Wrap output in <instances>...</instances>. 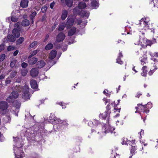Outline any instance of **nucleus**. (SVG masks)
Returning a JSON list of instances; mask_svg holds the SVG:
<instances>
[{
	"instance_id": "nucleus-64",
	"label": "nucleus",
	"mask_w": 158,
	"mask_h": 158,
	"mask_svg": "<svg viewBox=\"0 0 158 158\" xmlns=\"http://www.w3.org/2000/svg\"><path fill=\"white\" fill-rule=\"evenodd\" d=\"M151 59L152 60H153L155 62L157 61V60L156 59H155V58H154L153 57L152 58H151Z\"/></svg>"
},
{
	"instance_id": "nucleus-28",
	"label": "nucleus",
	"mask_w": 158,
	"mask_h": 158,
	"mask_svg": "<svg viewBox=\"0 0 158 158\" xmlns=\"http://www.w3.org/2000/svg\"><path fill=\"white\" fill-rule=\"evenodd\" d=\"M6 101L9 103H13L14 101V98L12 96L8 97L6 99Z\"/></svg>"
},
{
	"instance_id": "nucleus-16",
	"label": "nucleus",
	"mask_w": 158,
	"mask_h": 158,
	"mask_svg": "<svg viewBox=\"0 0 158 158\" xmlns=\"http://www.w3.org/2000/svg\"><path fill=\"white\" fill-rule=\"evenodd\" d=\"M21 25L23 27H27L30 24V22L27 19H24L22 20L21 22Z\"/></svg>"
},
{
	"instance_id": "nucleus-36",
	"label": "nucleus",
	"mask_w": 158,
	"mask_h": 158,
	"mask_svg": "<svg viewBox=\"0 0 158 158\" xmlns=\"http://www.w3.org/2000/svg\"><path fill=\"white\" fill-rule=\"evenodd\" d=\"M6 55L4 54H2L0 56V62L2 61L5 59Z\"/></svg>"
},
{
	"instance_id": "nucleus-10",
	"label": "nucleus",
	"mask_w": 158,
	"mask_h": 158,
	"mask_svg": "<svg viewBox=\"0 0 158 158\" xmlns=\"http://www.w3.org/2000/svg\"><path fill=\"white\" fill-rule=\"evenodd\" d=\"M29 1L28 0H22L20 3L21 7L25 8L27 7Z\"/></svg>"
},
{
	"instance_id": "nucleus-45",
	"label": "nucleus",
	"mask_w": 158,
	"mask_h": 158,
	"mask_svg": "<svg viewBox=\"0 0 158 158\" xmlns=\"http://www.w3.org/2000/svg\"><path fill=\"white\" fill-rule=\"evenodd\" d=\"M55 2H52L50 5V7L51 9H53L54 6V5H55Z\"/></svg>"
},
{
	"instance_id": "nucleus-27",
	"label": "nucleus",
	"mask_w": 158,
	"mask_h": 158,
	"mask_svg": "<svg viewBox=\"0 0 158 158\" xmlns=\"http://www.w3.org/2000/svg\"><path fill=\"white\" fill-rule=\"evenodd\" d=\"M17 60L15 59H14L11 60L10 63V66L12 68L16 66V64Z\"/></svg>"
},
{
	"instance_id": "nucleus-59",
	"label": "nucleus",
	"mask_w": 158,
	"mask_h": 158,
	"mask_svg": "<svg viewBox=\"0 0 158 158\" xmlns=\"http://www.w3.org/2000/svg\"><path fill=\"white\" fill-rule=\"evenodd\" d=\"M15 157L17 158H22V156H19L18 155H16V154H15Z\"/></svg>"
},
{
	"instance_id": "nucleus-3",
	"label": "nucleus",
	"mask_w": 158,
	"mask_h": 158,
	"mask_svg": "<svg viewBox=\"0 0 158 158\" xmlns=\"http://www.w3.org/2000/svg\"><path fill=\"white\" fill-rule=\"evenodd\" d=\"M39 73V70L37 68H32L30 71L31 76L33 77H37Z\"/></svg>"
},
{
	"instance_id": "nucleus-25",
	"label": "nucleus",
	"mask_w": 158,
	"mask_h": 158,
	"mask_svg": "<svg viewBox=\"0 0 158 158\" xmlns=\"http://www.w3.org/2000/svg\"><path fill=\"white\" fill-rule=\"evenodd\" d=\"M53 45L52 43H49L45 47V49L46 50L51 49L53 48Z\"/></svg>"
},
{
	"instance_id": "nucleus-43",
	"label": "nucleus",
	"mask_w": 158,
	"mask_h": 158,
	"mask_svg": "<svg viewBox=\"0 0 158 158\" xmlns=\"http://www.w3.org/2000/svg\"><path fill=\"white\" fill-rule=\"evenodd\" d=\"M11 20L14 22H15L17 21V19L16 18L14 17H11Z\"/></svg>"
},
{
	"instance_id": "nucleus-57",
	"label": "nucleus",
	"mask_w": 158,
	"mask_h": 158,
	"mask_svg": "<svg viewBox=\"0 0 158 158\" xmlns=\"http://www.w3.org/2000/svg\"><path fill=\"white\" fill-rule=\"evenodd\" d=\"M154 70H151L149 72V75H152V73H153V71Z\"/></svg>"
},
{
	"instance_id": "nucleus-38",
	"label": "nucleus",
	"mask_w": 158,
	"mask_h": 158,
	"mask_svg": "<svg viewBox=\"0 0 158 158\" xmlns=\"http://www.w3.org/2000/svg\"><path fill=\"white\" fill-rule=\"evenodd\" d=\"M36 11H34L30 15V18H33L36 15Z\"/></svg>"
},
{
	"instance_id": "nucleus-7",
	"label": "nucleus",
	"mask_w": 158,
	"mask_h": 158,
	"mask_svg": "<svg viewBox=\"0 0 158 158\" xmlns=\"http://www.w3.org/2000/svg\"><path fill=\"white\" fill-rule=\"evenodd\" d=\"M21 31L17 29V28H14L12 30V34L16 38H18L20 36V31Z\"/></svg>"
},
{
	"instance_id": "nucleus-23",
	"label": "nucleus",
	"mask_w": 158,
	"mask_h": 158,
	"mask_svg": "<svg viewBox=\"0 0 158 158\" xmlns=\"http://www.w3.org/2000/svg\"><path fill=\"white\" fill-rule=\"evenodd\" d=\"M147 67L145 66H143V67L142 70L143 71V72L141 73V75L142 76H144V77H145L146 76L147 71L146 69H147Z\"/></svg>"
},
{
	"instance_id": "nucleus-19",
	"label": "nucleus",
	"mask_w": 158,
	"mask_h": 158,
	"mask_svg": "<svg viewBox=\"0 0 158 158\" xmlns=\"http://www.w3.org/2000/svg\"><path fill=\"white\" fill-rule=\"evenodd\" d=\"M30 93H23L22 95L23 98L26 100L29 99L30 98Z\"/></svg>"
},
{
	"instance_id": "nucleus-49",
	"label": "nucleus",
	"mask_w": 158,
	"mask_h": 158,
	"mask_svg": "<svg viewBox=\"0 0 158 158\" xmlns=\"http://www.w3.org/2000/svg\"><path fill=\"white\" fill-rule=\"evenodd\" d=\"M4 49V46L3 45H0V52Z\"/></svg>"
},
{
	"instance_id": "nucleus-6",
	"label": "nucleus",
	"mask_w": 158,
	"mask_h": 158,
	"mask_svg": "<svg viewBox=\"0 0 158 158\" xmlns=\"http://www.w3.org/2000/svg\"><path fill=\"white\" fill-rule=\"evenodd\" d=\"M28 63L30 65H33L35 64L38 61V59L37 58L35 57H31L30 58H28V57L27 58Z\"/></svg>"
},
{
	"instance_id": "nucleus-24",
	"label": "nucleus",
	"mask_w": 158,
	"mask_h": 158,
	"mask_svg": "<svg viewBox=\"0 0 158 158\" xmlns=\"http://www.w3.org/2000/svg\"><path fill=\"white\" fill-rule=\"evenodd\" d=\"M29 88L27 85H25L23 88V93H30L29 92Z\"/></svg>"
},
{
	"instance_id": "nucleus-39",
	"label": "nucleus",
	"mask_w": 158,
	"mask_h": 158,
	"mask_svg": "<svg viewBox=\"0 0 158 158\" xmlns=\"http://www.w3.org/2000/svg\"><path fill=\"white\" fill-rule=\"evenodd\" d=\"M47 9V7L45 6H43L41 9V11L42 13H44Z\"/></svg>"
},
{
	"instance_id": "nucleus-55",
	"label": "nucleus",
	"mask_w": 158,
	"mask_h": 158,
	"mask_svg": "<svg viewBox=\"0 0 158 158\" xmlns=\"http://www.w3.org/2000/svg\"><path fill=\"white\" fill-rule=\"evenodd\" d=\"M135 152V149L134 148H132L131 149V150L130 151V152L131 153H134Z\"/></svg>"
},
{
	"instance_id": "nucleus-9",
	"label": "nucleus",
	"mask_w": 158,
	"mask_h": 158,
	"mask_svg": "<svg viewBox=\"0 0 158 158\" xmlns=\"http://www.w3.org/2000/svg\"><path fill=\"white\" fill-rule=\"evenodd\" d=\"M57 52L55 50H52L49 55V58L50 60L53 59L56 56Z\"/></svg>"
},
{
	"instance_id": "nucleus-13",
	"label": "nucleus",
	"mask_w": 158,
	"mask_h": 158,
	"mask_svg": "<svg viewBox=\"0 0 158 158\" xmlns=\"http://www.w3.org/2000/svg\"><path fill=\"white\" fill-rule=\"evenodd\" d=\"M15 37L12 34H8L7 36V39L9 42H13L16 40Z\"/></svg>"
},
{
	"instance_id": "nucleus-37",
	"label": "nucleus",
	"mask_w": 158,
	"mask_h": 158,
	"mask_svg": "<svg viewBox=\"0 0 158 158\" xmlns=\"http://www.w3.org/2000/svg\"><path fill=\"white\" fill-rule=\"evenodd\" d=\"M28 65V64L25 62H23L21 64V66L23 68H25Z\"/></svg>"
},
{
	"instance_id": "nucleus-22",
	"label": "nucleus",
	"mask_w": 158,
	"mask_h": 158,
	"mask_svg": "<svg viewBox=\"0 0 158 158\" xmlns=\"http://www.w3.org/2000/svg\"><path fill=\"white\" fill-rule=\"evenodd\" d=\"M24 41V38L23 37H20L16 41V43L17 45H20Z\"/></svg>"
},
{
	"instance_id": "nucleus-14",
	"label": "nucleus",
	"mask_w": 158,
	"mask_h": 158,
	"mask_svg": "<svg viewBox=\"0 0 158 158\" xmlns=\"http://www.w3.org/2000/svg\"><path fill=\"white\" fill-rule=\"evenodd\" d=\"M68 14V11L66 10H62V15L61 16V19L64 20L67 17Z\"/></svg>"
},
{
	"instance_id": "nucleus-18",
	"label": "nucleus",
	"mask_w": 158,
	"mask_h": 158,
	"mask_svg": "<svg viewBox=\"0 0 158 158\" xmlns=\"http://www.w3.org/2000/svg\"><path fill=\"white\" fill-rule=\"evenodd\" d=\"M76 28L73 27L69 30L68 33L69 36H71L73 35L76 32Z\"/></svg>"
},
{
	"instance_id": "nucleus-20",
	"label": "nucleus",
	"mask_w": 158,
	"mask_h": 158,
	"mask_svg": "<svg viewBox=\"0 0 158 158\" xmlns=\"http://www.w3.org/2000/svg\"><path fill=\"white\" fill-rule=\"evenodd\" d=\"M86 6L85 3L84 2H80L79 3L78 7L80 9H84Z\"/></svg>"
},
{
	"instance_id": "nucleus-26",
	"label": "nucleus",
	"mask_w": 158,
	"mask_h": 158,
	"mask_svg": "<svg viewBox=\"0 0 158 158\" xmlns=\"http://www.w3.org/2000/svg\"><path fill=\"white\" fill-rule=\"evenodd\" d=\"M11 94L12 97H13L14 99L17 98L18 97L19 94L17 91H13L11 93Z\"/></svg>"
},
{
	"instance_id": "nucleus-35",
	"label": "nucleus",
	"mask_w": 158,
	"mask_h": 158,
	"mask_svg": "<svg viewBox=\"0 0 158 158\" xmlns=\"http://www.w3.org/2000/svg\"><path fill=\"white\" fill-rule=\"evenodd\" d=\"M65 27V25L64 26V24H60L59 25V26L58 27V30L59 31H62L64 29V27Z\"/></svg>"
},
{
	"instance_id": "nucleus-56",
	"label": "nucleus",
	"mask_w": 158,
	"mask_h": 158,
	"mask_svg": "<svg viewBox=\"0 0 158 158\" xmlns=\"http://www.w3.org/2000/svg\"><path fill=\"white\" fill-rule=\"evenodd\" d=\"M82 23L81 20H79L78 21L77 23L78 25L81 24Z\"/></svg>"
},
{
	"instance_id": "nucleus-17",
	"label": "nucleus",
	"mask_w": 158,
	"mask_h": 158,
	"mask_svg": "<svg viewBox=\"0 0 158 158\" xmlns=\"http://www.w3.org/2000/svg\"><path fill=\"white\" fill-rule=\"evenodd\" d=\"M92 6L94 9H96L99 5V3L96 1H94L91 2Z\"/></svg>"
},
{
	"instance_id": "nucleus-46",
	"label": "nucleus",
	"mask_w": 158,
	"mask_h": 158,
	"mask_svg": "<svg viewBox=\"0 0 158 158\" xmlns=\"http://www.w3.org/2000/svg\"><path fill=\"white\" fill-rule=\"evenodd\" d=\"M21 81V77H18L17 79H16V81L18 83L20 82Z\"/></svg>"
},
{
	"instance_id": "nucleus-32",
	"label": "nucleus",
	"mask_w": 158,
	"mask_h": 158,
	"mask_svg": "<svg viewBox=\"0 0 158 158\" xmlns=\"http://www.w3.org/2000/svg\"><path fill=\"white\" fill-rule=\"evenodd\" d=\"M17 73V72L16 71H13L10 73V77L11 78L15 77Z\"/></svg>"
},
{
	"instance_id": "nucleus-12",
	"label": "nucleus",
	"mask_w": 158,
	"mask_h": 158,
	"mask_svg": "<svg viewBox=\"0 0 158 158\" xmlns=\"http://www.w3.org/2000/svg\"><path fill=\"white\" fill-rule=\"evenodd\" d=\"M31 88L34 89H36L38 87V85L36 80H33L31 81Z\"/></svg>"
},
{
	"instance_id": "nucleus-53",
	"label": "nucleus",
	"mask_w": 158,
	"mask_h": 158,
	"mask_svg": "<svg viewBox=\"0 0 158 158\" xmlns=\"http://www.w3.org/2000/svg\"><path fill=\"white\" fill-rule=\"evenodd\" d=\"M106 109L108 110H110V104H108L106 106Z\"/></svg>"
},
{
	"instance_id": "nucleus-58",
	"label": "nucleus",
	"mask_w": 158,
	"mask_h": 158,
	"mask_svg": "<svg viewBox=\"0 0 158 158\" xmlns=\"http://www.w3.org/2000/svg\"><path fill=\"white\" fill-rule=\"evenodd\" d=\"M152 44V42L151 41H148V45L151 46Z\"/></svg>"
},
{
	"instance_id": "nucleus-4",
	"label": "nucleus",
	"mask_w": 158,
	"mask_h": 158,
	"mask_svg": "<svg viewBox=\"0 0 158 158\" xmlns=\"http://www.w3.org/2000/svg\"><path fill=\"white\" fill-rule=\"evenodd\" d=\"M8 107V104L7 102L4 101H2L0 102V109L4 111L6 110Z\"/></svg>"
},
{
	"instance_id": "nucleus-62",
	"label": "nucleus",
	"mask_w": 158,
	"mask_h": 158,
	"mask_svg": "<svg viewBox=\"0 0 158 158\" xmlns=\"http://www.w3.org/2000/svg\"><path fill=\"white\" fill-rule=\"evenodd\" d=\"M140 105L142 106L144 108H146V105H142V104H138V106H139Z\"/></svg>"
},
{
	"instance_id": "nucleus-54",
	"label": "nucleus",
	"mask_w": 158,
	"mask_h": 158,
	"mask_svg": "<svg viewBox=\"0 0 158 158\" xmlns=\"http://www.w3.org/2000/svg\"><path fill=\"white\" fill-rule=\"evenodd\" d=\"M5 75L3 74H2L0 76V80H2L3 79H4L5 77Z\"/></svg>"
},
{
	"instance_id": "nucleus-15",
	"label": "nucleus",
	"mask_w": 158,
	"mask_h": 158,
	"mask_svg": "<svg viewBox=\"0 0 158 158\" xmlns=\"http://www.w3.org/2000/svg\"><path fill=\"white\" fill-rule=\"evenodd\" d=\"M78 9L79 8L78 6H76L73 9V12L74 15H80L81 13V10H79Z\"/></svg>"
},
{
	"instance_id": "nucleus-11",
	"label": "nucleus",
	"mask_w": 158,
	"mask_h": 158,
	"mask_svg": "<svg viewBox=\"0 0 158 158\" xmlns=\"http://www.w3.org/2000/svg\"><path fill=\"white\" fill-rule=\"evenodd\" d=\"M89 11L85 10H81L80 16L83 17H85L87 18L89 17Z\"/></svg>"
},
{
	"instance_id": "nucleus-40",
	"label": "nucleus",
	"mask_w": 158,
	"mask_h": 158,
	"mask_svg": "<svg viewBox=\"0 0 158 158\" xmlns=\"http://www.w3.org/2000/svg\"><path fill=\"white\" fill-rule=\"evenodd\" d=\"M102 115H103V114H102ZM103 115L102 117V118L103 119H105L107 116V111H105L104 114Z\"/></svg>"
},
{
	"instance_id": "nucleus-1",
	"label": "nucleus",
	"mask_w": 158,
	"mask_h": 158,
	"mask_svg": "<svg viewBox=\"0 0 158 158\" xmlns=\"http://www.w3.org/2000/svg\"><path fill=\"white\" fill-rule=\"evenodd\" d=\"M67 20L65 25L67 29H68L71 28L73 26L74 20L73 18L69 17L68 18Z\"/></svg>"
},
{
	"instance_id": "nucleus-33",
	"label": "nucleus",
	"mask_w": 158,
	"mask_h": 158,
	"mask_svg": "<svg viewBox=\"0 0 158 158\" xmlns=\"http://www.w3.org/2000/svg\"><path fill=\"white\" fill-rule=\"evenodd\" d=\"M54 120L57 124H61L63 122V121L57 118H54Z\"/></svg>"
},
{
	"instance_id": "nucleus-29",
	"label": "nucleus",
	"mask_w": 158,
	"mask_h": 158,
	"mask_svg": "<svg viewBox=\"0 0 158 158\" xmlns=\"http://www.w3.org/2000/svg\"><path fill=\"white\" fill-rule=\"evenodd\" d=\"M28 73V70L27 69H21V73L23 76H25Z\"/></svg>"
},
{
	"instance_id": "nucleus-41",
	"label": "nucleus",
	"mask_w": 158,
	"mask_h": 158,
	"mask_svg": "<svg viewBox=\"0 0 158 158\" xmlns=\"http://www.w3.org/2000/svg\"><path fill=\"white\" fill-rule=\"evenodd\" d=\"M15 49L14 47H12L11 46H9L7 48V50L9 51H11Z\"/></svg>"
},
{
	"instance_id": "nucleus-63",
	"label": "nucleus",
	"mask_w": 158,
	"mask_h": 158,
	"mask_svg": "<svg viewBox=\"0 0 158 158\" xmlns=\"http://www.w3.org/2000/svg\"><path fill=\"white\" fill-rule=\"evenodd\" d=\"M114 110H116L117 111L118 110L119 112H120V108L117 109L115 107H114Z\"/></svg>"
},
{
	"instance_id": "nucleus-50",
	"label": "nucleus",
	"mask_w": 158,
	"mask_h": 158,
	"mask_svg": "<svg viewBox=\"0 0 158 158\" xmlns=\"http://www.w3.org/2000/svg\"><path fill=\"white\" fill-rule=\"evenodd\" d=\"M67 48V45H65L63 47V48H62V49L63 51H65Z\"/></svg>"
},
{
	"instance_id": "nucleus-60",
	"label": "nucleus",
	"mask_w": 158,
	"mask_h": 158,
	"mask_svg": "<svg viewBox=\"0 0 158 158\" xmlns=\"http://www.w3.org/2000/svg\"><path fill=\"white\" fill-rule=\"evenodd\" d=\"M123 56V55L122 54V53L121 52H120L119 53V55L118 56V58H119L120 57H122Z\"/></svg>"
},
{
	"instance_id": "nucleus-5",
	"label": "nucleus",
	"mask_w": 158,
	"mask_h": 158,
	"mask_svg": "<svg viewBox=\"0 0 158 158\" xmlns=\"http://www.w3.org/2000/svg\"><path fill=\"white\" fill-rule=\"evenodd\" d=\"M60 1L62 3L64 4L69 8H71L73 6V0H61Z\"/></svg>"
},
{
	"instance_id": "nucleus-52",
	"label": "nucleus",
	"mask_w": 158,
	"mask_h": 158,
	"mask_svg": "<svg viewBox=\"0 0 158 158\" xmlns=\"http://www.w3.org/2000/svg\"><path fill=\"white\" fill-rule=\"evenodd\" d=\"M13 138L14 139V141L15 142H17L19 141V138L18 137L15 138L13 137Z\"/></svg>"
},
{
	"instance_id": "nucleus-31",
	"label": "nucleus",
	"mask_w": 158,
	"mask_h": 158,
	"mask_svg": "<svg viewBox=\"0 0 158 158\" xmlns=\"http://www.w3.org/2000/svg\"><path fill=\"white\" fill-rule=\"evenodd\" d=\"M38 51L37 50H34L33 51L31 52L30 53V55L28 56V58H30L35 55L38 53Z\"/></svg>"
},
{
	"instance_id": "nucleus-51",
	"label": "nucleus",
	"mask_w": 158,
	"mask_h": 158,
	"mask_svg": "<svg viewBox=\"0 0 158 158\" xmlns=\"http://www.w3.org/2000/svg\"><path fill=\"white\" fill-rule=\"evenodd\" d=\"M49 37V35L48 34H47L46 35L45 39H44V42H45L48 39V38Z\"/></svg>"
},
{
	"instance_id": "nucleus-47",
	"label": "nucleus",
	"mask_w": 158,
	"mask_h": 158,
	"mask_svg": "<svg viewBox=\"0 0 158 158\" xmlns=\"http://www.w3.org/2000/svg\"><path fill=\"white\" fill-rule=\"evenodd\" d=\"M46 19V16L45 15H44L43 16L42 18L41 19V21L43 22Z\"/></svg>"
},
{
	"instance_id": "nucleus-34",
	"label": "nucleus",
	"mask_w": 158,
	"mask_h": 158,
	"mask_svg": "<svg viewBox=\"0 0 158 158\" xmlns=\"http://www.w3.org/2000/svg\"><path fill=\"white\" fill-rule=\"evenodd\" d=\"M38 42L36 41H34L31 43L29 46V48H34L37 44Z\"/></svg>"
},
{
	"instance_id": "nucleus-44",
	"label": "nucleus",
	"mask_w": 158,
	"mask_h": 158,
	"mask_svg": "<svg viewBox=\"0 0 158 158\" xmlns=\"http://www.w3.org/2000/svg\"><path fill=\"white\" fill-rule=\"evenodd\" d=\"M117 63L120 64H122L123 63V61L120 60V58H118L117 59Z\"/></svg>"
},
{
	"instance_id": "nucleus-21",
	"label": "nucleus",
	"mask_w": 158,
	"mask_h": 158,
	"mask_svg": "<svg viewBox=\"0 0 158 158\" xmlns=\"http://www.w3.org/2000/svg\"><path fill=\"white\" fill-rule=\"evenodd\" d=\"M13 105L17 109H19L21 105V103L17 100H15L13 103Z\"/></svg>"
},
{
	"instance_id": "nucleus-42",
	"label": "nucleus",
	"mask_w": 158,
	"mask_h": 158,
	"mask_svg": "<svg viewBox=\"0 0 158 158\" xmlns=\"http://www.w3.org/2000/svg\"><path fill=\"white\" fill-rule=\"evenodd\" d=\"M5 84L6 85H7L9 84H10L11 81V80L9 79V78H8L6 79V80L5 81Z\"/></svg>"
},
{
	"instance_id": "nucleus-30",
	"label": "nucleus",
	"mask_w": 158,
	"mask_h": 158,
	"mask_svg": "<svg viewBox=\"0 0 158 158\" xmlns=\"http://www.w3.org/2000/svg\"><path fill=\"white\" fill-rule=\"evenodd\" d=\"M20 22H17L15 23L14 25V27L15 28H17V29L19 30H21L22 27L20 26Z\"/></svg>"
},
{
	"instance_id": "nucleus-2",
	"label": "nucleus",
	"mask_w": 158,
	"mask_h": 158,
	"mask_svg": "<svg viewBox=\"0 0 158 158\" xmlns=\"http://www.w3.org/2000/svg\"><path fill=\"white\" fill-rule=\"evenodd\" d=\"M65 35L63 32L59 33L56 37V41L57 42L62 41L65 39Z\"/></svg>"
},
{
	"instance_id": "nucleus-8",
	"label": "nucleus",
	"mask_w": 158,
	"mask_h": 158,
	"mask_svg": "<svg viewBox=\"0 0 158 158\" xmlns=\"http://www.w3.org/2000/svg\"><path fill=\"white\" fill-rule=\"evenodd\" d=\"M45 65V63L42 60H40L38 61L36 65L37 68L41 69L43 68Z\"/></svg>"
},
{
	"instance_id": "nucleus-48",
	"label": "nucleus",
	"mask_w": 158,
	"mask_h": 158,
	"mask_svg": "<svg viewBox=\"0 0 158 158\" xmlns=\"http://www.w3.org/2000/svg\"><path fill=\"white\" fill-rule=\"evenodd\" d=\"M19 52V51L17 50L15 51L13 53V55L14 56H17Z\"/></svg>"
},
{
	"instance_id": "nucleus-61",
	"label": "nucleus",
	"mask_w": 158,
	"mask_h": 158,
	"mask_svg": "<svg viewBox=\"0 0 158 158\" xmlns=\"http://www.w3.org/2000/svg\"><path fill=\"white\" fill-rule=\"evenodd\" d=\"M31 21V23L32 24H33L34 23V19L33 18H30Z\"/></svg>"
}]
</instances>
